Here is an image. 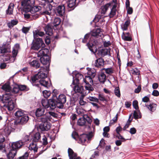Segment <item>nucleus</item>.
I'll return each mask as SVG.
<instances>
[{"label":"nucleus","mask_w":159,"mask_h":159,"mask_svg":"<svg viewBox=\"0 0 159 159\" xmlns=\"http://www.w3.org/2000/svg\"><path fill=\"white\" fill-rule=\"evenodd\" d=\"M41 62L43 65H47L46 67H41L38 74L32 77V80L33 85L41 89L42 87L48 89L51 86L50 81H47L45 79L47 78L46 73L50 65V62L49 56L41 57L40 59Z\"/></svg>","instance_id":"f257e3e1"},{"label":"nucleus","mask_w":159,"mask_h":159,"mask_svg":"<svg viewBox=\"0 0 159 159\" xmlns=\"http://www.w3.org/2000/svg\"><path fill=\"white\" fill-rule=\"evenodd\" d=\"M2 89L5 91L1 100L3 105L1 106V108L6 110L7 109L9 111H11L14 109L15 106L13 101L16 100L15 95H12L10 92V86L5 84L2 87Z\"/></svg>","instance_id":"f03ea898"},{"label":"nucleus","mask_w":159,"mask_h":159,"mask_svg":"<svg viewBox=\"0 0 159 159\" xmlns=\"http://www.w3.org/2000/svg\"><path fill=\"white\" fill-rule=\"evenodd\" d=\"M88 75H89L85 76V78H83V81L85 84V89L86 90L88 91L89 93V91L93 90V88L92 86V85L93 84V81L91 76L94 77L96 74L94 72H93L91 71H89Z\"/></svg>","instance_id":"7ed1b4c3"},{"label":"nucleus","mask_w":159,"mask_h":159,"mask_svg":"<svg viewBox=\"0 0 159 159\" xmlns=\"http://www.w3.org/2000/svg\"><path fill=\"white\" fill-rule=\"evenodd\" d=\"M72 136L74 139L77 141L79 143H81L82 145H85L86 141L87 139H89L92 137V134L91 133L89 134H83L79 136L76 132L74 131L72 134Z\"/></svg>","instance_id":"20e7f679"},{"label":"nucleus","mask_w":159,"mask_h":159,"mask_svg":"<svg viewBox=\"0 0 159 159\" xmlns=\"http://www.w3.org/2000/svg\"><path fill=\"white\" fill-rule=\"evenodd\" d=\"M42 123L39 126L40 129L41 131H48L51 128V125L49 121L43 116L40 118Z\"/></svg>","instance_id":"39448f33"},{"label":"nucleus","mask_w":159,"mask_h":159,"mask_svg":"<svg viewBox=\"0 0 159 159\" xmlns=\"http://www.w3.org/2000/svg\"><path fill=\"white\" fill-rule=\"evenodd\" d=\"M19 122H17L16 120H14L10 123L11 126L7 125L3 129V134L6 136H8L11 133V129H14L17 127Z\"/></svg>","instance_id":"423d86ee"},{"label":"nucleus","mask_w":159,"mask_h":159,"mask_svg":"<svg viewBox=\"0 0 159 159\" xmlns=\"http://www.w3.org/2000/svg\"><path fill=\"white\" fill-rule=\"evenodd\" d=\"M54 100L57 102V107L62 109L63 108L64 104L66 102V97L65 94H61Z\"/></svg>","instance_id":"0eeeda50"},{"label":"nucleus","mask_w":159,"mask_h":159,"mask_svg":"<svg viewBox=\"0 0 159 159\" xmlns=\"http://www.w3.org/2000/svg\"><path fill=\"white\" fill-rule=\"evenodd\" d=\"M101 42L99 40H94L93 42H89L87 43V45L90 50L93 53L95 54L97 52V48L96 46H99Z\"/></svg>","instance_id":"6e6552de"},{"label":"nucleus","mask_w":159,"mask_h":159,"mask_svg":"<svg viewBox=\"0 0 159 159\" xmlns=\"http://www.w3.org/2000/svg\"><path fill=\"white\" fill-rule=\"evenodd\" d=\"M80 80L78 78H76L75 80H73L72 85H75L73 87V90L75 93H83V87L78 84Z\"/></svg>","instance_id":"1a4fd4ad"},{"label":"nucleus","mask_w":159,"mask_h":159,"mask_svg":"<svg viewBox=\"0 0 159 159\" xmlns=\"http://www.w3.org/2000/svg\"><path fill=\"white\" fill-rule=\"evenodd\" d=\"M117 5L115 3H112L111 4L110 8L111 9V11L109 14V16L110 18H112L115 16L116 14Z\"/></svg>","instance_id":"9d476101"},{"label":"nucleus","mask_w":159,"mask_h":159,"mask_svg":"<svg viewBox=\"0 0 159 159\" xmlns=\"http://www.w3.org/2000/svg\"><path fill=\"white\" fill-rule=\"evenodd\" d=\"M24 144V143L21 141H18L13 142L11 144V149L13 150H15L17 151Z\"/></svg>","instance_id":"9b49d317"},{"label":"nucleus","mask_w":159,"mask_h":159,"mask_svg":"<svg viewBox=\"0 0 159 159\" xmlns=\"http://www.w3.org/2000/svg\"><path fill=\"white\" fill-rule=\"evenodd\" d=\"M92 36L98 38L101 37L103 34L102 30L100 28H98L93 30L91 32Z\"/></svg>","instance_id":"f8f14e48"},{"label":"nucleus","mask_w":159,"mask_h":159,"mask_svg":"<svg viewBox=\"0 0 159 159\" xmlns=\"http://www.w3.org/2000/svg\"><path fill=\"white\" fill-rule=\"evenodd\" d=\"M30 136L31 140L33 142H35L38 141L41 138L40 134L39 132L35 133L34 132H30Z\"/></svg>","instance_id":"ddd939ff"},{"label":"nucleus","mask_w":159,"mask_h":159,"mask_svg":"<svg viewBox=\"0 0 159 159\" xmlns=\"http://www.w3.org/2000/svg\"><path fill=\"white\" fill-rule=\"evenodd\" d=\"M65 7L63 5L57 7L56 11L57 15L59 16H62L65 12Z\"/></svg>","instance_id":"4468645a"},{"label":"nucleus","mask_w":159,"mask_h":159,"mask_svg":"<svg viewBox=\"0 0 159 159\" xmlns=\"http://www.w3.org/2000/svg\"><path fill=\"white\" fill-rule=\"evenodd\" d=\"M130 20L129 17L126 18L125 20V22L121 25V27L123 30H126L130 24Z\"/></svg>","instance_id":"2eb2a0df"},{"label":"nucleus","mask_w":159,"mask_h":159,"mask_svg":"<svg viewBox=\"0 0 159 159\" xmlns=\"http://www.w3.org/2000/svg\"><path fill=\"white\" fill-rule=\"evenodd\" d=\"M37 53L38 57H44L45 56H48V54L49 52V50L47 48H42Z\"/></svg>","instance_id":"dca6fc26"},{"label":"nucleus","mask_w":159,"mask_h":159,"mask_svg":"<svg viewBox=\"0 0 159 159\" xmlns=\"http://www.w3.org/2000/svg\"><path fill=\"white\" fill-rule=\"evenodd\" d=\"M68 152L69 159H80L79 157H77V154L74 152L73 150L70 148H69Z\"/></svg>","instance_id":"f3484780"},{"label":"nucleus","mask_w":159,"mask_h":159,"mask_svg":"<svg viewBox=\"0 0 159 159\" xmlns=\"http://www.w3.org/2000/svg\"><path fill=\"white\" fill-rule=\"evenodd\" d=\"M35 4V0H24L22 2V5L24 6L30 7L34 6Z\"/></svg>","instance_id":"a211bd4d"},{"label":"nucleus","mask_w":159,"mask_h":159,"mask_svg":"<svg viewBox=\"0 0 159 159\" xmlns=\"http://www.w3.org/2000/svg\"><path fill=\"white\" fill-rule=\"evenodd\" d=\"M145 106L152 114L156 109L157 105L153 102L150 103L149 104L146 105Z\"/></svg>","instance_id":"6ab92c4d"},{"label":"nucleus","mask_w":159,"mask_h":159,"mask_svg":"<svg viewBox=\"0 0 159 159\" xmlns=\"http://www.w3.org/2000/svg\"><path fill=\"white\" fill-rule=\"evenodd\" d=\"M42 116L44 118L45 117L46 118V119L49 121H51L52 117L54 118L57 117V115L54 112L49 111Z\"/></svg>","instance_id":"aec40b11"},{"label":"nucleus","mask_w":159,"mask_h":159,"mask_svg":"<svg viewBox=\"0 0 159 159\" xmlns=\"http://www.w3.org/2000/svg\"><path fill=\"white\" fill-rule=\"evenodd\" d=\"M122 39L125 41H131L132 40V35L129 32L123 33V35L122 36Z\"/></svg>","instance_id":"412c9836"},{"label":"nucleus","mask_w":159,"mask_h":159,"mask_svg":"<svg viewBox=\"0 0 159 159\" xmlns=\"http://www.w3.org/2000/svg\"><path fill=\"white\" fill-rule=\"evenodd\" d=\"M98 79L101 83L104 84L107 79V77L105 73L103 72H101L99 73L98 76Z\"/></svg>","instance_id":"4be33fe9"},{"label":"nucleus","mask_w":159,"mask_h":159,"mask_svg":"<svg viewBox=\"0 0 159 159\" xmlns=\"http://www.w3.org/2000/svg\"><path fill=\"white\" fill-rule=\"evenodd\" d=\"M104 65V61L103 59L101 58L96 59L95 61V66L98 68H101Z\"/></svg>","instance_id":"5701e85b"},{"label":"nucleus","mask_w":159,"mask_h":159,"mask_svg":"<svg viewBox=\"0 0 159 159\" xmlns=\"http://www.w3.org/2000/svg\"><path fill=\"white\" fill-rule=\"evenodd\" d=\"M20 49V46L19 44L16 43L12 51V56L13 57H15L16 56L18 51Z\"/></svg>","instance_id":"b1692460"},{"label":"nucleus","mask_w":159,"mask_h":159,"mask_svg":"<svg viewBox=\"0 0 159 159\" xmlns=\"http://www.w3.org/2000/svg\"><path fill=\"white\" fill-rule=\"evenodd\" d=\"M42 9L41 6H32L29 8V11L32 14H34L41 10Z\"/></svg>","instance_id":"393cba45"},{"label":"nucleus","mask_w":159,"mask_h":159,"mask_svg":"<svg viewBox=\"0 0 159 159\" xmlns=\"http://www.w3.org/2000/svg\"><path fill=\"white\" fill-rule=\"evenodd\" d=\"M57 107V102L53 99V100H49L48 108L49 107L51 109H54Z\"/></svg>","instance_id":"a878e982"},{"label":"nucleus","mask_w":159,"mask_h":159,"mask_svg":"<svg viewBox=\"0 0 159 159\" xmlns=\"http://www.w3.org/2000/svg\"><path fill=\"white\" fill-rule=\"evenodd\" d=\"M29 120V117L27 115L23 116L20 119V121H17L19 122L17 125L19 124L23 125L26 123Z\"/></svg>","instance_id":"bb28decb"},{"label":"nucleus","mask_w":159,"mask_h":159,"mask_svg":"<svg viewBox=\"0 0 159 159\" xmlns=\"http://www.w3.org/2000/svg\"><path fill=\"white\" fill-rule=\"evenodd\" d=\"M108 50L107 48L102 49L98 51L97 53L100 57H104L108 54Z\"/></svg>","instance_id":"cd10ccee"},{"label":"nucleus","mask_w":159,"mask_h":159,"mask_svg":"<svg viewBox=\"0 0 159 159\" xmlns=\"http://www.w3.org/2000/svg\"><path fill=\"white\" fill-rule=\"evenodd\" d=\"M45 111L44 108H39L36 110L35 114L37 117H39L43 116Z\"/></svg>","instance_id":"c85d7f7f"},{"label":"nucleus","mask_w":159,"mask_h":159,"mask_svg":"<svg viewBox=\"0 0 159 159\" xmlns=\"http://www.w3.org/2000/svg\"><path fill=\"white\" fill-rule=\"evenodd\" d=\"M14 4L13 3H10L8 6L7 9L6 11V14L10 15L13 14Z\"/></svg>","instance_id":"c756f323"},{"label":"nucleus","mask_w":159,"mask_h":159,"mask_svg":"<svg viewBox=\"0 0 159 159\" xmlns=\"http://www.w3.org/2000/svg\"><path fill=\"white\" fill-rule=\"evenodd\" d=\"M76 0H68L67 2L68 7L70 8L69 10H73L75 6V2Z\"/></svg>","instance_id":"7c9ffc66"},{"label":"nucleus","mask_w":159,"mask_h":159,"mask_svg":"<svg viewBox=\"0 0 159 159\" xmlns=\"http://www.w3.org/2000/svg\"><path fill=\"white\" fill-rule=\"evenodd\" d=\"M33 33L34 38H39V36L41 37L43 36L44 34V32L38 30L33 31Z\"/></svg>","instance_id":"2f4dec72"},{"label":"nucleus","mask_w":159,"mask_h":159,"mask_svg":"<svg viewBox=\"0 0 159 159\" xmlns=\"http://www.w3.org/2000/svg\"><path fill=\"white\" fill-rule=\"evenodd\" d=\"M44 30L46 34L49 35H52L53 30L50 25L48 24L44 28Z\"/></svg>","instance_id":"473e14b6"},{"label":"nucleus","mask_w":159,"mask_h":159,"mask_svg":"<svg viewBox=\"0 0 159 159\" xmlns=\"http://www.w3.org/2000/svg\"><path fill=\"white\" fill-rule=\"evenodd\" d=\"M30 65L34 68L36 69L39 68L40 66V63L38 61L36 60H34L32 61L29 63Z\"/></svg>","instance_id":"72a5a7b5"},{"label":"nucleus","mask_w":159,"mask_h":159,"mask_svg":"<svg viewBox=\"0 0 159 159\" xmlns=\"http://www.w3.org/2000/svg\"><path fill=\"white\" fill-rule=\"evenodd\" d=\"M17 152L15 150L11 149L9 153L7 155V157L8 159H13L16 155Z\"/></svg>","instance_id":"f704fd0d"},{"label":"nucleus","mask_w":159,"mask_h":159,"mask_svg":"<svg viewBox=\"0 0 159 159\" xmlns=\"http://www.w3.org/2000/svg\"><path fill=\"white\" fill-rule=\"evenodd\" d=\"M110 4H107L101 7V13L102 14H105L108 8L110 7Z\"/></svg>","instance_id":"c9c22d12"},{"label":"nucleus","mask_w":159,"mask_h":159,"mask_svg":"<svg viewBox=\"0 0 159 159\" xmlns=\"http://www.w3.org/2000/svg\"><path fill=\"white\" fill-rule=\"evenodd\" d=\"M34 39V41L36 43L39 44V45L41 46L42 48H44L45 47V44L41 38H37Z\"/></svg>","instance_id":"e433bc0d"},{"label":"nucleus","mask_w":159,"mask_h":159,"mask_svg":"<svg viewBox=\"0 0 159 159\" xmlns=\"http://www.w3.org/2000/svg\"><path fill=\"white\" fill-rule=\"evenodd\" d=\"M5 141V138L0 134V150H2L5 147V145L3 143Z\"/></svg>","instance_id":"4c0bfd02"},{"label":"nucleus","mask_w":159,"mask_h":159,"mask_svg":"<svg viewBox=\"0 0 159 159\" xmlns=\"http://www.w3.org/2000/svg\"><path fill=\"white\" fill-rule=\"evenodd\" d=\"M61 22V20L60 18H55L53 20V22L51 24V25L52 27H56L59 25Z\"/></svg>","instance_id":"58836bf2"},{"label":"nucleus","mask_w":159,"mask_h":159,"mask_svg":"<svg viewBox=\"0 0 159 159\" xmlns=\"http://www.w3.org/2000/svg\"><path fill=\"white\" fill-rule=\"evenodd\" d=\"M29 149L31 150H33L34 152H37L38 150V147L36 145L33 143L30 144L29 147Z\"/></svg>","instance_id":"ea45409f"},{"label":"nucleus","mask_w":159,"mask_h":159,"mask_svg":"<svg viewBox=\"0 0 159 159\" xmlns=\"http://www.w3.org/2000/svg\"><path fill=\"white\" fill-rule=\"evenodd\" d=\"M14 115L17 117H19L23 116L25 114L24 111L21 109H19L15 113Z\"/></svg>","instance_id":"a19ab883"},{"label":"nucleus","mask_w":159,"mask_h":159,"mask_svg":"<svg viewBox=\"0 0 159 159\" xmlns=\"http://www.w3.org/2000/svg\"><path fill=\"white\" fill-rule=\"evenodd\" d=\"M41 103L43 106L45 108H48L49 100H48L47 99H42Z\"/></svg>","instance_id":"79ce46f5"},{"label":"nucleus","mask_w":159,"mask_h":159,"mask_svg":"<svg viewBox=\"0 0 159 159\" xmlns=\"http://www.w3.org/2000/svg\"><path fill=\"white\" fill-rule=\"evenodd\" d=\"M85 123V120L83 117L79 118L77 121L78 125L81 126L84 125Z\"/></svg>","instance_id":"37998d69"},{"label":"nucleus","mask_w":159,"mask_h":159,"mask_svg":"<svg viewBox=\"0 0 159 159\" xmlns=\"http://www.w3.org/2000/svg\"><path fill=\"white\" fill-rule=\"evenodd\" d=\"M33 45L31 47V48L34 50H38L41 46L39 45V44L36 43L35 42H33Z\"/></svg>","instance_id":"c03bdc74"},{"label":"nucleus","mask_w":159,"mask_h":159,"mask_svg":"<svg viewBox=\"0 0 159 159\" xmlns=\"http://www.w3.org/2000/svg\"><path fill=\"white\" fill-rule=\"evenodd\" d=\"M20 89L19 88V86L18 85H16L15 87H14L12 91V92H11V94L12 95H15V97L16 95L15 94H12L14 93L16 94L17 93L20 91Z\"/></svg>","instance_id":"a18cd8bd"},{"label":"nucleus","mask_w":159,"mask_h":159,"mask_svg":"<svg viewBox=\"0 0 159 159\" xmlns=\"http://www.w3.org/2000/svg\"><path fill=\"white\" fill-rule=\"evenodd\" d=\"M43 93L44 98H48L51 95V92L49 91L45 90L43 91Z\"/></svg>","instance_id":"49530a36"},{"label":"nucleus","mask_w":159,"mask_h":159,"mask_svg":"<svg viewBox=\"0 0 159 159\" xmlns=\"http://www.w3.org/2000/svg\"><path fill=\"white\" fill-rule=\"evenodd\" d=\"M131 116V115H129V116L128 120L127 121L126 125H125V126L124 128V130H125V129L129 127V125H130V123L131 122L132 120V119H130Z\"/></svg>","instance_id":"de8ad7c7"},{"label":"nucleus","mask_w":159,"mask_h":159,"mask_svg":"<svg viewBox=\"0 0 159 159\" xmlns=\"http://www.w3.org/2000/svg\"><path fill=\"white\" fill-rule=\"evenodd\" d=\"M59 93V91L56 89H54L53 90L52 95V98L54 100L55 99L57 96V95Z\"/></svg>","instance_id":"09e8293b"},{"label":"nucleus","mask_w":159,"mask_h":159,"mask_svg":"<svg viewBox=\"0 0 159 159\" xmlns=\"http://www.w3.org/2000/svg\"><path fill=\"white\" fill-rule=\"evenodd\" d=\"M134 117L135 119H137L140 118L141 116L140 115V113L139 112H137L136 111H134L133 113Z\"/></svg>","instance_id":"8fccbe9b"},{"label":"nucleus","mask_w":159,"mask_h":159,"mask_svg":"<svg viewBox=\"0 0 159 159\" xmlns=\"http://www.w3.org/2000/svg\"><path fill=\"white\" fill-rule=\"evenodd\" d=\"M90 36V34H86L84 37V38L82 39V42L84 43H86L88 42L89 40V38Z\"/></svg>","instance_id":"3c124183"},{"label":"nucleus","mask_w":159,"mask_h":159,"mask_svg":"<svg viewBox=\"0 0 159 159\" xmlns=\"http://www.w3.org/2000/svg\"><path fill=\"white\" fill-rule=\"evenodd\" d=\"M19 86L20 91H27L29 89L25 85H20Z\"/></svg>","instance_id":"603ef678"},{"label":"nucleus","mask_w":159,"mask_h":159,"mask_svg":"<svg viewBox=\"0 0 159 159\" xmlns=\"http://www.w3.org/2000/svg\"><path fill=\"white\" fill-rule=\"evenodd\" d=\"M103 70H105L106 73L109 75H111L113 73V70L111 68H103Z\"/></svg>","instance_id":"864d4df0"},{"label":"nucleus","mask_w":159,"mask_h":159,"mask_svg":"<svg viewBox=\"0 0 159 159\" xmlns=\"http://www.w3.org/2000/svg\"><path fill=\"white\" fill-rule=\"evenodd\" d=\"M29 154L27 152H26L23 155L18 157L17 159H27Z\"/></svg>","instance_id":"5fc2aeb1"},{"label":"nucleus","mask_w":159,"mask_h":159,"mask_svg":"<svg viewBox=\"0 0 159 159\" xmlns=\"http://www.w3.org/2000/svg\"><path fill=\"white\" fill-rule=\"evenodd\" d=\"M83 117L84 118L85 121H86L88 123L90 124L92 121L90 117L88 116L87 115H84L83 116Z\"/></svg>","instance_id":"6e6d98bb"},{"label":"nucleus","mask_w":159,"mask_h":159,"mask_svg":"<svg viewBox=\"0 0 159 159\" xmlns=\"http://www.w3.org/2000/svg\"><path fill=\"white\" fill-rule=\"evenodd\" d=\"M88 99L90 101L94 102H99L98 99L95 97L89 96L88 98Z\"/></svg>","instance_id":"4d7b16f0"},{"label":"nucleus","mask_w":159,"mask_h":159,"mask_svg":"<svg viewBox=\"0 0 159 159\" xmlns=\"http://www.w3.org/2000/svg\"><path fill=\"white\" fill-rule=\"evenodd\" d=\"M115 94L118 97H120V91L119 87H116L114 90Z\"/></svg>","instance_id":"13d9d810"},{"label":"nucleus","mask_w":159,"mask_h":159,"mask_svg":"<svg viewBox=\"0 0 159 159\" xmlns=\"http://www.w3.org/2000/svg\"><path fill=\"white\" fill-rule=\"evenodd\" d=\"M132 74L135 75H140V71L137 69L135 68L132 70Z\"/></svg>","instance_id":"bf43d9fd"},{"label":"nucleus","mask_w":159,"mask_h":159,"mask_svg":"<svg viewBox=\"0 0 159 159\" xmlns=\"http://www.w3.org/2000/svg\"><path fill=\"white\" fill-rule=\"evenodd\" d=\"M30 29V28L25 27H23L22 29V32L26 34L29 31V30Z\"/></svg>","instance_id":"052dcab7"},{"label":"nucleus","mask_w":159,"mask_h":159,"mask_svg":"<svg viewBox=\"0 0 159 159\" xmlns=\"http://www.w3.org/2000/svg\"><path fill=\"white\" fill-rule=\"evenodd\" d=\"M133 105L134 107L136 110L139 109V107L138 105V102L137 100L134 101L133 102Z\"/></svg>","instance_id":"680f3d73"},{"label":"nucleus","mask_w":159,"mask_h":159,"mask_svg":"<svg viewBox=\"0 0 159 159\" xmlns=\"http://www.w3.org/2000/svg\"><path fill=\"white\" fill-rule=\"evenodd\" d=\"M99 99L100 101L103 102L106 101V99L104 96L103 95L101 94H99L98 95V100Z\"/></svg>","instance_id":"e2e57ef3"},{"label":"nucleus","mask_w":159,"mask_h":159,"mask_svg":"<svg viewBox=\"0 0 159 159\" xmlns=\"http://www.w3.org/2000/svg\"><path fill=\"white\" fill-rule=\"evenodd\" d=\"M24 140L25 142H27L28 141H30V140H31V136H30V134L29 135H26L24 138Z\"/></svg>","instance_id":"0e129e2a"},{"label":"nucleus","mask_w":159,"mask_h":159,"mask_svg":"<svg viewBox=\"0 0 159 159\" xmlns=\"http://www.w3.org/2000/svg\"><path fill=\"white\" fill-rule=\"evenodd\" d=\"M118 118V114H117L116 116L113 119L111 120L110 123L111 124H114L116 122Z\"/></svg>","instance_id":"69168bd1"},{"label":"nucleus","mask_w":159,"mask_h":159,"mask_svg":"<svg viewBox=\"0 0 159 159\" xmlns=\"http://www.w3.org/2000/svg\"><path fill=\"white\" fill-rule=\"evenodd\" d=\"M7 51V49L5 48L0 47V53H4L6 52Z\"/></svg>","instance_id":"338daca9"},{"label":"nucleus","mask_w":159,"mask_h":159,"mask_svg":"<svg viewBox=\"0 0 159 159\" xmlns=\"http://www.w3.org/2000/svg\"><path fill=\"white\" fill-rule=\"evenodd\" d=\"M33 14H31V17H32L33 19H35L38 18L40 16V14H38V13H35Z\"/></svg>","instance_id":"774afa93"}]
</instances>
